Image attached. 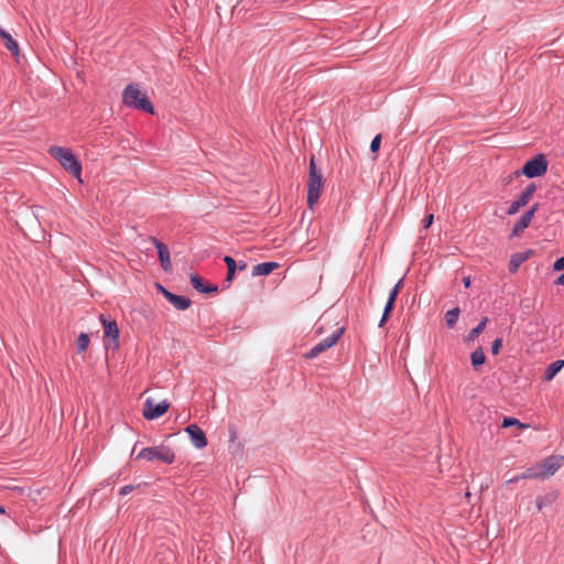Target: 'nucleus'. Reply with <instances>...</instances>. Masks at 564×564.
Here are the masks:
<instances>
[{"label": "nucleus", "mask_w": 564, "mask_h": 564, "mask_svg": "<svg viewBox=\"0 0 564 564\" xmlns=\"http://www.w3.org/2000/svg\"><path fill=\"white\" fill-rule=\"evenodd\" d=\"M122 102L129 108L140 109L149 113H154V107L147 97L141 93L138 84H129L122 93Z\"/></svg>", "instance_id": "nucleus-1"}, {"label": "nucleus", "mask_w": 564, "mask_h": 564, "mask_svg": "<svg viewBox=\"0 0 564 564\" xmlns=\"http://www.w3.org/2000/svg\"><path fill=\"white\" fill-rule=\"evenodd\" d=\"M324 187V178L317 170L314 156L310 160L308 182H307V205L313 209L318 202Z\"/></svg>", "instance_id": "nucleus-2"}, {"label": "nucleus", "mask_w": 564, "mask_h": 564, "mask_svg": "<svg viewBox=\"0 0 564 564\" xmlns=\"http://www.w3.org/2000/svg\"><path fill=\"white\" fill-rule=\"evenodd\" d=\"M50 154L59 162V164L68 171L72 175H74L79 182H82L80 173H82V164L76 159L74 153L67 149L62 147H52L48 150Z\"/></svg>", "instance_id": "nucleus-3"}, {"label": "nucleus", "mask_w": 564, "mask_h": 564, "mask_svg": "<svg viewBox=\"0 0 564 564\" xmlns=\"http://www.w3.org/2000/svg\"><path fill=\"white\" fill-rule=\"evenodd\" d=\"M138 459H145L152 462L158 459L165 464H172L175 460V453L172 448L165 445L145 447L137 455Z\"/></svg>", "instance_id": "nucleus-4"}, {"label": "nucleus", "mask_w": 564, "mask_h": 564, "mask_svg": "<svg viewBox=\"0 0 564 564\" xmlns=\"http://www.w3.org/2000/svg\"><path fill=\"white\" fill-rule=\"evenodd\" d=\"M562 466H564V456L552 455L533 467L538 474V479H546L553 476Z\"/></svg>", "instance_id": "nucleus-5"}, {"label": "nucleus", "mask_w": 564, "mask_h": 564, "mask_svg": "<svg viewBox=\"0 0 564 564\" xmlns=\"http://www.w3.org/2000/svg\"><path fill=\"white\" fill-rule=\"evenodd\" d=\"M547 160L543 154H538L531 160L527 161L522 167L521 173L527 177H539L546 173L547 171Z\"/></svg>", "instance_id": "nucleus-6"}, {"label": "nucleus", "mask_w": 564, "mask_h": 564, "mask_svg": "<svg viewBox=\"0 0 564 564\" xmlns=\"http://www.w3.org/2000/svg\"><path fill=\"white\" fill-rule=\"evenodd\" d=\"M100 321L104 326V333H105V345L106 348H118L119 346V328L116 321H108L104 317V315H100Z\"/></svg>", "instance_id": "nucleus-7"}, {"label": "nucleus", "mask_w": 564, "mask_h": 564, "mask_svg": "<svg viewBox=\"0 0 564 564\" xmlns=\"http://www.w3.org/2000/svg\"><path fill=\"white\" fill-rule=\"evenodd\" d=\"M344 333V328H338L334 334L326 337L318 344H316L308 352L304 355L306 359H313L316 358L319 354L324 352L325 350L332 348L340 338V336Z\"/></svg>", "instance_id": "nucleus-8"}, {"label": "nucleus", "mask_w": 564, "mask_h": 564, "mask_svg": "<svg viewBox=\"0 0 564 564\" xmlns=\"http://www.w3.org/2000/svg\"><path fill=\"white\" fill-rule=\"evenodd\" d=\"M170 403L164 400L155 403L153 399H147L143 405V416L147 420H155L167 412Z\"/></svg>", "instance_id": "nucleus-9"}, {"label": "nucleus", "mask_w": 564, "mask_h": 564, "mask_svg": "<svg viewBox=\"0 0 564 564\" xmlns=\"http://www.w3.org/2000/svg\"><path fill=\"white\" fill-rule=\"evenodd\" d=\"M536 191V186L534 183H530L525 189L521 193V195L513 200L510 206L508 207L507 214L508 215H514L517 214L522 207L528 205V203L531 200L534 192Z\"/></svg>", "instance_id": "nucleus-10"}, {"label": "nucleus", "mask_w": 564, "mask_h": 564, "mask_svg": "<svg viewBox=\"0 0 564 564\" xmlns=\"http://www.w3.org/2000/svg\"><path fill=\"white\" fill-rule=\"evenodd\" d=\"M539 209V205L534 204L529 210H527L520 219L514 224L512 229L513 236H520L522 231L528 228L532 221L535 212Z\"/></svg>", "instance_id": "nucleus-11"}, {"label": "nucleus", "mask_w": 564, "mask_h": 564, "mask_svg": "<svg viewBox=\"0 0 564 564\" xmlns=\"http://www.w3.org/2000/svg\"><path fill=\"white\" fill-rule=\"evenodd\" d=\"M185 431L188 433L192 444L196 448L200 449L207 446L206 435L199 426H197L196 424H191L186 427Z\"/></svg>", "instance_id": "nucleus-12"}, {"label": "nucleus", "mask_w": 564, "mask_h": 564, "mask_svg": "<svg viewBox=\"0 0 564 564\" xmlns=\"http://www.w3.org/2000/svg\"><path fill=\"white\" fill-rule=\"evenodd\" d=\"M165 299L177 310L185 311L191 306V300L186 296L176 295L165 290L163 286H159Z\"/></svg>", "instance_id": "nucleus-13"}, {"label": "nucleus", "mask_w": 564, "mask_h": 564, "mask_svg": "<svg viewBox=\"0 0 564 564\" xmlns=\"http://www.w3.org/2000/svg\"><path fill=\"white\" fill-rule=\"evenodd\" d=\"M152 241L158 249L159 259L163 270L165 272H170L172 270V262L169 248L156 238H152Z\"/></svg>", "instance_id": "nucleus-14"}, {"label": "nucleus", "mask_w": 564, "mask_h": 564, "mask_svg": "<svg viewBox=\"0 0 564 564\" xmlns=\"http://www.w3.org/2000/svg\"><path fill=\"white\" fill-rule=\"evenodd\" d=\"M0 36L6 45V47L11 52V54L18 59L20 55L19 44L18 42L11 36V34L6 31L0 25Z\"/></svg>", "instance_id": "nucleus-15"}, {"label": "nucleus", "mask_w": 564, "mask_h": 564, "mask_svg": "<svg viewBox=\"0 0 564 564\" xmlns=\"http://www.w3.org/2000/svg\"><path fill=\"white\" fill-rule=\"evenodd\" d=\"M191 283L195 290L200 293H216L218 291L217 285L206 284L200 276L197 274L191 275Z\"/></svg>", "instance_id": "nucleus-16"}, {"label": "nucleus", "mask_w": 564, "mask_h": 564, "mask_svg": "<svg viewBox=\"0 0 564 564\" xmlns=\"http://www.w3.org/2000/svg\"><path fill=\"white\" fill-rule=\"evenodd\" d=\"M398 294L399 293L397 291H394L393 289L390 292L389 299H388L384 310H383L382 317L379 323L380 327H382L384 325V323L387 322V319L389 318V315L394 307V303H395V299H397Z\"/></svg>", "instance_id": "nucleus-17"}, {"label": "nucleus", "mask_w": 564, "mask_h": 564, "mask_svg": "<svg viewBox=\"0 0 564 564\" xmlns=\"http://www.w3.org/2000/svg\"><path fill=\"white\" fill-rule=\"evenodd\" d=\"M531 254V251H528V252H521V253H514L511 259H510V262H509V271L511 273H514L517 272V270L519 269V267L529 259Z\"/></svg>", "instance_id": "nucleus-18"}, {"label": "nucleus", "mask_w": 564, "mask_h": 564, "mask_svg": "<svg viewBox=\"0 0 564 564\" xmlns=\"http://www.w3.org/2000/svg\"><path fill=\"white\" fill-rule=\"evenodd\" d=\"M279 264L276 262H263L253 267L252 275H268L274 269H276Z\"/></svg>", "instance_id": "nucleus-19"}, {"label": "nucleus", "mask_w": 564, "mask_h": 564, "mask_svg": "<svg viewBox=\"0 0 564 564\" xmlns=\"http://www.w3.org/2000/svg\"><path fill=\"white\" fill-rule=\"evenodd\" d=\"M564 367V360H556L552 362L544 372V379L551 381Z\"/></svg>", "instance_id": "nucleus-20"}, {"label": "nucleus", "mask_w": 564, "mask_h": 564, "mask_svg": "<svg viewBox=\"0 0 564 564\" xmlns=\"http://www.w3.org/2000/svg\"><path fill=\"white\" fill-rule=\"evenodd\" d=\"M471 365L475 369L482 366L486 361V356L481 347H478L471 352L470 356Z\"/></svg>", "instance_id": "nucleus-21"}, {"label": "nucleus", "mask_w": 564, "mask_h": 564, "mask_svg": "<svg viewBox=\"0 0 564 564\" xmlns=\"http://www.w3.org/2000/svg\"><path fill=\"white\" fill-rule=\"evenodd\" d=\"M522 479H538V474L534 470V467L528 468L524 473L517 475L508 480L509 484L520 481Z\"/></svg>", "instance_id": "nucleus-22"}, {"label": "nucleus", "mask_w": 564, "mask_h": 564, "mask_svg": "<svg viewBox=\"0 0 564 564\" xmlns=\"http://www.w3.org/2000/svg\"><path fill=\"white\" fill-rule=\"evenodd\" d=\"M487 323H488V317H484L481 319V322L469 332V334L467 336V340H471V341L475 340L479 336V334L485 329Z\"/></svg>", "instance_id": "nucleus-23"}, {"label": "nucleus", "mask_w": 564, "mask_h": 564, "mask_svg": "<svg viewBox=\"0 0 564 564\" xmlns=\"http://www.w3.org/2000/svg\"><path fill=\"white\" fill-rule=\"evenodd\" d=\"M459 308L454 307L453 310H449L445 315L446 324L449 328L454 327L458 321L459 316Z\"/></svg>", "instance_id": "nucleus-24"}, {"label": "nucleus", "mask_w": 564, "mask_h": 564, "mask_svg": "<svg viewBox=\"0 0 564 564\" xmlns=\"http://www.w3.org/2000/svg\"><path fill=\"white\" fill-rule=\"evenodd\" d=\"M224 261L228 268V272H227V278L226 280L227 281H231L234 279V275H235V272H236V269H237V263L235 261V259H232L231 257H228L226 256L224 258Z\"/></svg>", "instance_id": "nucleus-25"}, {"label": "nucleus", "mask_w": 564, "mask_h": 564, "mask_svg": "<svg viewBox=\"0 0 564 564\" xmlns=\"http://www.w3.org/2000/svg\"><path fill=\"white\" fill-rule=\"evenodd\" d=\"M89 345V337L87 334L82 333L76 341V346L79 352L85 351Z\"/></svg>", "instance_id": "nucleus-26"}, {"label": "nucleus", "mask_w": 564, "mask_h": 564, "mask_svg": "<svg viewBox=\"0 0 564 564\" xmlns=\"http://www.w3.org/2000/svg\"><path fill=\"white\" fill-rule=\"evenodd\" d=\"M502 426L503 427L519 426L521 429H525L527 427V425L522 424L520 421H518L514 417H505L503 421H502Z\"/></svg>", "instance_id": "nucleus-27"}, {"label": "nucleus", "mask_w": 564, "mask_h": 564, "mask_svg": "<svg viewBox=\"0 0 564 564\" xmlns=\"http://www.w3.org/2000/svg\"><path fill=\"white\" fill-rule=\"evenodd\" d=\"M380 144H381V135L380 134H377L371 143H370V150L371 152H377L380 148Z\"/></svg>", "instance_id": "nucleus-28"}, {"label": "nucleus", "mask_w": 564, "mask_h": 564, "mask_svg": "<svg viewBox=\"0 0 564 564\" xmlns=\"http://www.w3.org/2000/svg\"><path fill=\"white\" fill-rule=\"evenodd\" d=\"M502 346V339L501 338H497L492 341V346H491V352L494 355H498L499 351H500V348Z\"/></svg>", "instance_id": "nucleus-29"}, {"label": "nucleus", "mask_w": 564, "mask_h": 564, "mask_svg": "<svg viewBox=\"0 0 564 564\" xmlns=\"http://www.w3.org/2000/svg\"><path fill=\"white\" fill-rule=\"evenodd\" d=\"M553 269L555 271H562L564 270V257L557 259L554 264H553Z\"/></svg>", "instance_id": "nucleus-30"}, {"label": "nucleus", "mask_w": 564, "mask_h": 564, "mask_svg": "<svg viewBox=\"0 0 564 564\" xmlns=\"http://www.w3.org/2000/svg\"><path fill=\"white\" fill-rule=\"evenodd\" d=\"M433 220H434V215L433 214H430L429 216H426V218L423 220V227L425 229H427L432 224H433Z\"/></svg>", "instance_id": "nucleus-31"}, {"label": "nucleus", "mask_w": 564, "mask_h": 564, "mask_svg": "<svg viewBox=\"0 0 564 564\" xmlns=\"http://www.w3.org/2000/svg\"><path fill=\"white\" fill-rule=\"evenodd\" d=\"M132 490H133V486H131V485L124 486L120 489V495H128Z\"/></svg>", "instance_id": "nucleus-32"}, {"label": "nucleus", "mask_w": 564, "mask_h": 564, "mask_svg": "<svg viewBox=\"0 0 564 564\" xmlns=\"http://www.w3.org/2000/svg\"><path fill=\"white\" fill-rule=\"evenodd\" d=\"M402 284H403V279H400L398 281V283L394 285L393 290L397 291L398 293L400 292V290L402 289Z\"/></svg>", "instance_id": "nucleus-33"}, {"label": "nucleus", "mask_w": 564, "mask_h": 564, "mask_svg": "<svg viewBox=\"0 0 564 564\" xmlns=\"http://www.w3.org/2000/svg\"><path fill=\"white\" fill-rule=\"evenodd\" d=\"M556 285H564V273L555 280Z\"/></svg>", "instance_id": "nucleus-34"}, {"label": "nucleus", "mask_w": 564, "mask_h": 564, "mask_svg": "<svg viewBox=\"0 0 564 564\" xmlns=\"http://www.w3.org/2000/svg\"><path fill=\"white\" fill-rule=\"evenodd\" d=\"M536 507H538L539 510H542V508L544 507L543 498H539L536 500Z\"/></svg>", "instance_id": "nucleus-35"}, {"label": "nucleus", "mask_w": 564, "mask_h": 564, "mask_svg": "<svg viewBox=\"0 0 564 564\" xmlns=\"http://www.w3.org/2000/svg\"><path fill=\"white\" fill-rule=\"evenodd\" d=\"M463 283H464L465 288H469L470 283H471L470 278L469 276H465L463 279Z\"/></svg>", "instance_id": "nucleus-36"}, {"label": "nucleus", "mask_w": 564, "mask_h": 564, "mask_svg": "<svg viewBox=\"0 0 564 564\" xmlns=\"http://www.w3.org/2000/svg\"><path fill=\"white\" fill-rule=\"evenodd\" d=\"M521 172L519 171H516L513 174H511L509 177H508V183L511 182L513 180V177H518L520 175Z\"/></svg>", "instance_id": "nucleus-37"}, {"label": "nucleus", "mask_w": 564, "mask_h": 564, "mask_svg": "<svg viewBox=\"0 0 564 564\" xmlns=\"http://www.w3.org/2000/svg\"><path fill=\"white\" fill-rule=\"evenodd\" d=\"M237 268H239V270H245L247 268V263L240 262V264Z\"/></svg>", "instance_id": "nucleus-38"}, {"label": "nucleus", "mask_w": 564, "mask_h": 564, "mask_svg": "<svg viewBox=\"0 0 564 564\" xmlns=\"http://www.w3.org/2000/svg\"><path fill=\"white\" fill-rule=\"evenodd\" d=\"M465 496H466V498H469L470 497V492L467 491Z\"/></svg>", "instance_id": "nucleus-39"}, {"label": "nucleus", "mask_w": 564, "mask_h": 564, "mask_svg": "<svg viewBox=\"0 0 564 564\" xmlns=\"http://www.w3.org/2000/svg\"><path fill=\"white\" fill-rule=\"evenodd\" d=\"M3 512H4L3 508L0 507V513H3Z\"/></svg>", "instance_id": "nucleus-40"}]
</instances>
